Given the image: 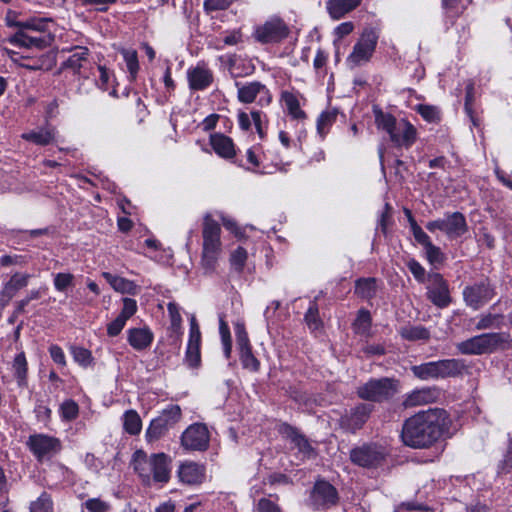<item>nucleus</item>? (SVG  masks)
I'll return each mask as SVG.
<instances>
[{
	"instance_id": "obj_1",
	"label": "nucleus",
	"mask_w": 512,
	"mask_h": 512,
	"mask_svg": "<svg viewBox=\"0 0 512 512\" xmlns=\"http://www.w3.org/2000/svg\"><path fill=\"white\" fill-rule=\"evenodd\" d=\"M447 425V413L433 408L420 411L405 420L401 439L406 446L415 449L428 448L442 435Z\"/></svg>"
},
{
	"instance_id": "obj_2",
	"label": "nucleus",
	"mask_w": 512,
	"mask_h": 512,
	"mask_svg": "<svg viewBox=\"0 0 512 512\" xmlns=\"http://www.w3.org/2000/svg\"><path fill=\"white\" fill-rule=\"evenodd\" d=\"M375 124L385 131L394 147L409 149L417 139V129L408 120L396 119L392 114L374 108Z\"/></svg>"
},
{
	"instance_id": "obj_3",
	"label": "nucleus",
	"mask_w": 512,
	"mask_h": 512,
	"mask_svg": "<svg viewBox=\"0 0 512 512\" xmlns=\"http://www.w3.org/2000/svg\"><path fill=\"white\" fill-rule=\"evenodd\" d=\"M221 227L210 214H206L202 224V258L201 263L206 272L215 269L222 250Z\"/></svg>"
},
{
	"instance_id": "obj_4",
	"label": "nucleus",
	"mask_w": 512,
	"mask_h": 512,
	"mask_svg": "<svg viewBox=\"0 0 512 512\" xmlns=\"http://www.w3.org/2000/svg\"><path fill=\"white\" fill-rule=\"evenodd\" d=\"M465 369L463 360L460 359H443L413 365L411 372L420 380H431L438 378L456 377L462 374Z\"/></svg>"
},
{
	"instance_id": "obj_5",
	"label": "nucleus",
	"mask_w": 512,
	"mask_h": 512,
	"mask_svg": "<svg viewBox=\"0 0 512 512\" xmlns=\"http://www.w3.org/2000/svg\"><path fill=\"white\" fill-rule=\"evenodd\" d=\"M399 390V381L393 378L383 377L370 379L368 382L357 388L359 398L371 401L382 402L391 399Z\"/></svg>"
},
{
	"instance_id": "obj_6",
	"label": "nucleus",
	"mask_w": 512,
	"mask_h": 512,
	"mask_svg": "<svg viewBox=\"0 0 512 512\" xmlns=\"http://www.w3.org/2000/svg\"><path fill=\"white\" fill-rule=\"evenodd\" d=\"M26 445L40 463L50 461L62 450V442L59 438L44 433L30 435Z\"/></svg>"
},
{
	"instance_id": "obj_7",
	"label": "nucleus",
	"mask_w": 512,
	"mask_h": 512,
	"mask_svg": "<svg viewBox=\"0 0 512 512\" xmlns=\"http://www.w3.org/2000/svg\"><path fill=\"white\" fill-rule=\"evenodd\" d=\"M378 38L379 35L375 29H365L348 55L347 65L355 68L369 62L375 52Z\"/></svg>"
},
{
	"instance_id": "obj_8",
	"label": "nucleus",
	"mask_w": 512,
	"mask_h": 512,
	"mask_svg": "<svg viewBox=\"0 0 512 512\" xmlns=\"http://www.w3.org/2000/svg\"><path fill=\"white\" fill-rule=\"evenodd\" d=\"M462 295L466 306L476 311L488 304L495 297L496 291L495 286L486 278L467 285Z\"/></svg>"
},
{
	"instance_id": "obj_9",
	"label": "nucleus",
	"mask_w": 512,
	"mask_h": 512,
	"mask_svg": "<svg viewBox=\"0 0 512 512\" xmlns=\"http://www.w3.org/2000/svg\"><path fill=\"white\" fill-rule=\"evenodd\" d=\"M426 229L430 232L440 230L444 232L449 239H456L463 236L468 231V226L464 215L460 212L446 213L444 218L429 221Z\"/></svg>"
},
{
	"instance_id": "obj_10",
	"label": "nucleus",
	"mask_w": 512,
	"mask_h": 512,
	"mask_svg": "<svg viewBox=\"0 0 512 512\" xmlns=\"http://www.w3.org/2000/svg\"><path fill=\"white\" fill-rule=\"evenodd\" d=\"M181 419V408L178 405H170L161 414L153 419L146 431L149 442L156 441L164 436Z\"/></svg>"
},
{
	"instance_id": "obj_11",
	"label": "nucleus",
	"mask_w": 512,
	"mask_h": 512,
	"mask_svg": "<svg viewBox=\"0 0 512 512\" xmlns=\"http://www.w3.org/2000/svg\"><path fill=\"white\" fill-rule=\"evenodd\" d=\"M290 29L280 18L273 17L256 27L255 39L262 44L280 43L288 37Z\"/></svg>"
},
{
	"instance_id": "obj_12",
	"label": "nucleus",
	"mask_w": 512,
	"mask_h": 512,
	"mask_svg": "<svg viewBox=\"0 0 512 512\" xmlns=\"http://www.w3.org/2000/svg\"><path fill=\"white\" fill-rule=\"evenodd\" d=\"M237 98L241 103L249 104L258 100L260 106H267L272 101L269 89L259 81L235 82Z\"/></svg>"
},
{
	"instance_id": "obj_13",
	"label": "nucleus",
	"mask_w": 512,
	"mask_h": 512,
	"mask_svg": "<svg viewBox=\"0 0 512 512\" xmlns=\"http://www.w3.org/2000/svg\"><path fill=\"white\" fill-rule=\"evenodd\" d=\"M338 500V493L329 482L317 481L310 493L308 505L314 510H324L334 506Z\"/></svg>"
},
{
	"instance_id": "obj_14",
	"label": "nucleus",
	"mask_w": 512,
	"mask_h": 512,
	"mask_svg": "<svg viewBox=\"0 0 512 512\" xmlns=\"http://www.w3.org/2000/svg\"><path fill=\"white\" fill-rule=\"evenodd\" d=\"M236 344L239 351V357L244 369L251 372H258L260 362L254 356L248 334L243 323L235 325Z\"/></svg>"
},
{
	"instance_id": "obj_15",
	"label": "nucleus",
	"mask_w": 512,
	"mask_h": 512,
	"mask_svg": "<svg viewBox=\"0 0 512 512\" xmlns=\"http://www.w3.org/2000/svg\"><path fill=\"white\" fill-rule=\"evenodd\" d=\"M351 461L364 468H374L384 461L385 450L377 445H363L350 452Z\"/></svg>"
},
{
	"instance_id": "obj_16",
	"label": "nucleus",
	"mask_w": 512,
	"mask_h": 512,
	"mask_svg": "<svg viewBox=\"0 0 512 512\" xmlns=\"http://www.w3.org/2000/svg\"><path fill=\"white\" fill-rule=\"evenodd\" d=\"M210 435L204 424L190 425L181 436V444L186 450L205 451L209 446Z\"/></svg>"
},
{
	"instance_id": "obj_17",
	"label": "nucleus",
	"mask_w": 512,
	"mask_h": 512,
	"mask_svg": "<svg viewBox=\"0 0 512 512\" xmlns=\"http://www.w3.org/2000/svg\"><path fill=\"white\" fill-rule=\"evenodd\" d=\"M54 41L52 33L37 34L27 33L23 31H16L13 35L8 38V42L16 47L27 48V49H45Z\"/></svg>"
},
{
	"instance_id": "obj_18",
	"label": "nucleus",
	"mask_w": 512,
	"mask_h": 512,
	"mask_svg": "<svg viewBox=\"0 0 512 512\" xmlns=\"http://www.w3.org/2000/svg\"><path fill=\"white\" fill-rule=\"evenodd\" d=\"M372 408L370 404L359 403L350 410H347L340 418L341 428L351 433L361 429L368 420Z\"/></svg>"
},
{
	"instance_id": "obj_19",
	"label": "nucleus",
	"mask_w": 512,
	"mask_h": 512,
	"mask_svg": "<svg viewBox=\"0 0 512 512\" xmlns=\"http://www.w3.org/2000/svg\"><path fill=\"white\" fill-rule=\"evenodd\" d=\"M88 55L89 50L86 47H77L75 52L62 63V69L70 70L79 77L88 78L92 68Z\"/></svg>"
},
{
	"instance_id": "obj_20",
	"label": "nucleus",
	"mask_w": 512,
	"mask_h": 512,
	"mask_svg": "<svg viewBox=\"0 0 512 512\" xmlns=\"http://www.w3.org/2000/svg\"><path fill=\"white\" fill-rule=\"evenodd\" d=\"M432 287L428 289V299L437 307L445 308L451 303L449 287L446 280L439 273L430 276Z\"/></svg>"
},
{
	"instance_id": "obj_21",
	"label": "nucleus",
	"mask_w": 512,
	"mask_h": 512,
	"mask_svg": "<svg viewBox=\"0 0 512 512\" xmlns=\"http://www.w3.org/2000/svg\"><path fill=\"white\" fill-rule=\"evenodd\" d=\"M179 480L187 485H199L206 477V469L202 464L193 461L182 463L177 471Z\"/></svg>"
},
{
	"instance_id": "obj_22",
	"label": "nucleus",
	"mask_w": 512,
	"mask_h": 512,
	"mask_svg": "<svg viewBox=\"0 0 512 512\" xmlns=\"http://www.w3.org/2000/svg\"><path fill=\"white\" fill-rule=\"evenodd\" d=\"M279 432L283 437L290 440L304 456L311 457L315 454L314 448L308 439L297 428L288 423H283L279 427Z\"/></svg>"
},
{
	"instance_id": "obj_23",
	"label": "nucleus",
	"mask_w": 512,
	"mask_h": 512,
	"mask_svg": "<svg viewBox=\"0 0 512 512\" xmlns=\"http://www.w3.org/2000/svg\"><path fill=\"white\" fill-rule=\"evenodd\" d=\"M439 397V390L435 387H424L415 389L406 395L403 406L411 408L435 402Z\"/></svg>"
},
{
	"instance_id": "obj_24",
	"label": "nucleus",
	"mask_w": 512,
	"mask_h": 512,
	"mask_svg": "<svg viewBox=\"0 0 512 512\" xmlns=\"http://www.w3.org/2000/svg\"><path fill=\"white\" fill-rule=\"evenodd\" d=\"M187 78L191 90L199 91L209 87L213 81V74L210 69L204 65H197L189 68Z\"/></svg>"
},
{
	"instance_id": "obj_25",
	"label": "nucleus",
	"mask_w": 512,
	"mask_h": 512,
	"mask_svg": "<svg viewBox=\"0 0 512 512\" xmlns=\"http://www.w3.org/2000/svg\"><path fill=\"white\" fill-rule=\"evenodd\" d=\"M30 274L15 273L11 276L10 280L5 283L1 293L0 301L3 306L7 305L9 301L15 296L16 292L28 285Z\"/></svg>"
},
{
	"instance_id": "obj_26",
	"label": "nucleus",
	"mask_w": 512,
	"mask_h": 512,
	"mask_svg": "<svg viewBox=\"0 0 512 512\" xmlns=\"http://www.w3.org/2000/svg\"><path fill=\"white\" fill-rule=\"evenodd\" d=\"M53 23L51 18L46 17H30L25 20L15 21L11 24L17 28V31L27 33L45 34L51 33L49 26Z\"/></svg>"
},
{
	"instance_id": "obj_27",
	"label": "nucleus",
	"mask_w": 512,
	"mask_h": 512,
	"mask_svg": "<svg viewBox=\"0 0 512 512\" xmlns=\"http://www.w3.org/2000/svg\"><path fill=\"white\" fill-rule=\"evenodd\" d=\"M153 340L154 334L149 327L131 328L127 331V341L135 350L147 349Z\"/></svg>"
},
{
	"instance_id": "obj_28",
	"label": "nucleus",
	"mask_w": 512,
	"mask_h": 512,
	"mask_svg": "<svg viewBox=\"0 0 512 512\" xmlns=\"http://www.w3.org/2000/svg\"><path fill=\"white\" fill-rule=\"evenodd\" d=\"M478 336L483 354L493 353L498 349L506 348L510 337V335L505 332L484 333Z\"/></svg>"
},
{
	"instance_id": "obj_29",
	"label": "nucleus",
	"mask_w": 512,
	"mask_h": 512,
	"mask_svg": "<svg viewBox=\"0 0 512 512\" xmlns=\"http://www.w3.org/2000/svg\"><path fill=\"white\" fill-rule=\"evenodd\" d=\"M210 144L215 153L224 159H232L236 155V150L232 139L222 133L210 135Z\"/></svg>"
},
{
	"instance_id": "obj_30",
	"label": "nucleus",
	"mask_w": 512,
	"mask_h": 512,
	"mask_svg": "<svg viewBox=\"0 0 512 512\" xmlns=\"http://www.w3.org/2000/svg\"><path fill=\"white\" fill-rule=\"evenodd\" d=\"M362 0H327L326 10L333 20H340L356 9Z\"/></svg>"
},
{
	"instance_id": "obj_31",
	"label": "nucleus",
	"mask_w": 512,
	"mask_h": 512,
	"mask_svg": "<svg viewBox=\"0 0 512 512\" xmlns=\"http://www.w3.org/2000/svg\"><path fill=\"white\" fill-rule=\"evenodd\" d=\"M55 129L53 127H41L36 130L23 133L22 139L32 142L39 146H46L51 144L55 139Z\"/></svg>"
},
{
	"instance_id": "obj_32",
	"label": "nucleus",
	"mask_w": 512,
	"mask_h": 512,
	"mask_svg": "<svg viewBox=\"0 0 512 512\" xmlns=\"http://www.w3.org/2000/svg\"><path fill=\"white\" fill-rule=\"evenodd\" d=\"M132 464L135 472L139 475L142 481L149 485V467L151 465V455L148 456L144 451L137 450L133 454Z\"/></svg>"
},
{
	"instance_id": "obj_33",
	"label": "nucleus",
	"mask_w": 512,
	"mask_h": 512,
	"mask_svg": "<svg viewBox=\"0 0 512 512\" xmlns=\"http://www.w3.org/2000/svg\"><path fill=\"white\" fill-rule=\"evenodd\" d=\"M102 275L115 291L123 294H136L137 286L133 281L113 275L109 272H104Z\"/></svg>"
},
{
	"instance_id": "obj_34",
	"label": "nucleus",
	"mask_w": 512,
	"mask_h": 512,
	"mask_svg": "<svg viewBox=\"0 0 512 512\" xmlns=\"http://www.w3.org/2000/svg\"><path fill=\"white\" fill-rule=\"evenodd\" d=\"M399 335L407 341L428 340L430 331L422 325L407 324L399 328Z\"/></svg>"
},
{
	"instance_id": "obj_35",
	"label": "nucleus",
	"mask_w": 512,
	"mask_h": 512,
	"mask_svg": "<svg viewBox=\"0 0 512 512\" xmlns=\"http://www.w3.org/2000/svg\"><path fill=\"white\" fill-rule=\"evenodd\" d=\"M13 374L20 388L27 387L28 363L24 352L18 353L12 364Z\"/></svg>"
},
{
	"instance_id": "obj_36",
	"label": "nucleus",
	"mask_w": 512,
	"mask_h": 512,
	"mask_svg": "<svg viewBox=\"0 0 512 512\" xmlns=\"http://www.w3.org/2000/svg\"><path fill=\"white\" fill-rule=\"evenodd\" d=\"M171 459L165 453H156V463H154L155 474L154 481L159 483H167L170 479Z\"/></svg>"
},
{
	"instance_id": "obj_37",
	"label": "nucleus",
	"mask_w": 512,
	"mask_h": 512,
	"mask_svg": "<svg viewBox=\"0 0 512 512\" xmlns=\"http://www.w3.org/2000/svg\"><path fill=\"white\" fill-rule=\"evenodd\" d=\"M281 99L284 102L288 114L295 120L306 119V113L301 109L297 96L288 91L282 92Z\"/></svg>"
},
{
	"instance_id": "obj_38",
	"label": "nucleus",
	"mask_w": 512,
	"mask_h": 512,
	"mask_svg": "<svg viewBox=\"0 0 512 512\" xmlns=\"http://www.w3.org/2000/svg\"><path fill=\"white\" fill-rule=\"evenodd\" d=\"M377 293L375 278H360L355 283V294L363 299H372Z\"/></svg>"
},
{
	"instance_id": "obj_39",
	"label": "nucleus",
	"mask_w": 512,
	"mask_h": 512,
	"mask_svg": "<svg viewBox=\"0 0 512 512\" xmlns=\"http://www.w3.org/2000/svg\"><path fill=\"white\" fill-rule=\"evenodd\" d=\"M372 319L370 312L366 309H360L357 318L353 323V329L356 334L368 336L371 329Z\"/></svg>"
},
{
	"instance_id": "obj_40",
	"label": "nucleus",
	"mask_w": 512,
	"mask_h": 512,
	"mask_svg": "<svg viewBox=\"0 0 512 512\" xmlns=\"http://www.w3.org/2000/svg\"><path fill=\"white\" fill-rule=\"evenodd\" d=\"M336 118L337 111L335 109L323 111L319 115L317 119V132L322 139L325 138V136L329 132L330 127L336 121Z\"/></svg>"
},
{
	"instance_id": "obj_41",
	"label": "nucleus",
	"mask_w": 512,
	"mask_h": 512,
	"mask_svg": "<svg viewBox=\"0 0 512 512\" xmlns=\"http://www.w3.org/2000/svg\"><path fill=\"white\" fill-rule=\"evenodd\" d=\"M123 427L130 435H137L142 428V421L139 414L135 410H128L123 415Z\"/></svg>"
},
{
	"instance_id": "obj_42",
	"label": "nucleus",
	"mask_w": 512,
	"mask_h": 512,
	"mask_svg": "<svg viewBox=\"0 0 512 512\" xmlns=\"http://www.w3.org/2000/svg\"><path fill=\"white\" fill-rule=\"evenodd\" d=\"M201 340H188L185 361L191 368H197L201 363Z\"/></svg>"
},
{
	"instance_id": "obj_43",
	"label": "nucleus",
	"mask_w": 512,
	"mask_h": 512,
	"mask_svg": "<svg viewBox=\"0 0 512 512\" xmlns=\"http://www.w3.org/2000/svg\"><path fill=\"white\" fill-rule=\"evenodd\" d=\"M467 0H442V7L447 18L454 20L467 7Z\"/></svg>"
},
{
	"instance_id": "obj_44",
	"label": "nucleus",
	"mask_w": 512,
	"mask_h": 512,
	"mask_svg": "<svg viewBox=\"0 0 512 512\" xmlns=\"http://www.w3.org/2000/svg\"><path fill=\"white\" fill-rule=\"evenodd\" d=\"M458 351L464 355H482L483 349L481 348L479 336L471 337L465 341L459 342L456 345Z\"/></svg>"
},
{
	"instance_id": "obj_45",
	"label": "nucleus",
	"mask_w": 512,
	"mask_h": 512,
	"mask_svg": "<svg viewBox=\"0 0 512 512\" xmlns=\"http://www.w3.org/2000/svg\"><path fill=\"white\" fill-rule=\"evenodd\" d=\"M502 318L501 314H492L487 313L480 316L478 322L475 325L477 330H486L496 328L499 329L502 326Z\"/></svg>"
},
{
	"instance_id": "obj_46",
	"label": "nucleus",
	"mask_w": 512,
	"mask_h": 512,
	"mask_svg": "<svg viewBox=\"0 0 512 512\" xmlns=\"http://www.w3.org/2000/svg\"><path fill=\"white\" fill-rule=\"evenodd\" d=\"M60 417L65 422H71L75 420L79 415V406L72 400H65L59 407Z\"/></svg>"
},
{
	"instance_id": "obj_47",
	"label": "nucleus",
	"mask_w": 512,
	"mask_h": 512,
	"mask_svg": "<svg viewBox=\"0 0 512 512\" xmlns=\"http://www.w3.org/2000/svg\"><path fill=\"white\" fill-rule=\"evenodd\" d=\"M219 333L223 344L224 356L226 359H229L232 352V340L229 326L223 317H220L219 319Z\"/></svg>"
},
{
	"instance_id": "obj_48",
	"label": "nucleus",
	"mask_w": 512,
	"mask_h": 512,
	"mask_svg": "<svg viewBox=\"0 0 512 512\" xmlns=\"http://www.w3.org/2000/svg\"><path fill=\"white\" fill-rule=\"evenodd\" d=\"M122 55L126 63L127 70L132 80L137 76L139 70V62L137 52L133 49L122 50Z\"/></svg>"
},
{
	"instance_id": "obj_49",
	"label": "nucleus",
	"mask_w": 512,
	"mask_h": 512,
	"mask_svg": "<svg viewBox=\"0 0 512 512\" xmlns=\"http://www.w3.org/2000/svg\"><path fill=\"white\" fill-rule=\"evenodd\" d=\"M30 512H53V501L47 492H43L37 500L31 502Z\"/></svg>"
},
{
	"instance_id": "obj_50",
	"label": "nucleus",
	"mask_w": 512,
	"mask_h": 512,
	"mask_svg": "<svg viewBox=\"0 0 512 512\" xmlns=\"http://www.w3.org/2000/svg\"><path fill=\"white\" fill-rule=\"evenodd\" d=\"M250 115L260 139H264L267 134L266 114L260 110H252Z\"/></svg>"
},
{
	"instance_id": "obj_51",
	"label": "nucleus",
	"mask_w": 512,
	"mask_h": 512,
	"mask_svg": "<svg viewBox=\"0 0 512 512\" xmlns=\"http://www.w3.org/2000/svg\"><path fill=\"white\" fill-rule=\"evenodd\" d=\"M167 310L170 317V329L172 332L179 334L181 330L182 317L179 307L176 303L170 302L167 305Z\"/></svg>"
},
{
	"instance_id": "obj_52",
	"label": "nucleus",
	"mask_w": 512,
	"mask_h": 512,
	"mask_svg": "<svg viewBox=\"0 0 512 512\" xmlns=\"http://www.w3.org/2000/svg\"><path fill=\"white\" fill-rule=\"evenodd\" d=\"M71 354L73 356L74 361L83 367L89 366L93 360L91 352L83 347L72 346Z\"/></svg>"
},
{
	"instance_id": "obj_53",
	"label": "nucleus",
	"mask_w": 512,
	"mask_h": 512,
	"mask_svg": "<svg viewBox=\"0 0 512 512\" xmlns=\"http://www.w3.org/2000/svg\"><path fill=\"white\" fill-rule=\"evenodd\" d=\"M74 275L71 273H57L54 275L53 284L57 291L65 292L73 286Z\"/></svg>"
},
{
	"instance_id": "obj_54",
	"label": "nucleus",
	"mask_w": 512,
	"mask_h": 512,
	"mask_svg": "<svg viewBox=\"0 0 512 512\" xmlns=\"http://www.w3.org/2000/svg\"><path fill=\"white\" fill-rule=\"evenodd\" d=\"M247 260V251L243 247L235 249L230 256L231 266L237 271L242 272Z\"/></svg>"
},
{
	"instance_id": "obj_55",
	"label": "nucleus",
	"mask_w": 512,
	"mask_h": 512,
	"mask_svg": "<svg viewBox=\"0 0 512 512\" xmlns=\"http://www.w3.org/2000/svg\"><path fill=\"white\" fill-rule=\"evenodd\" d=\"M417 112L428 122L440 120L439 110L435 106L420 104L417 106Z\"/></svg>"
},
{
	"instance_id": "obj_56",
	"label": "nucleus",
	"mask_w": 512,
	"mask_h": 512,
	"mask_svg": "<svg viewBox=\"0 0 512 512\" xmlns=\"http://www.w3.org/2000/svg\"><path fill=\"white\" fill-rule=\"evenodd\" d=\"M233 0H205L203 8L206 13L226 10L230 7Z\"/></svg>"
},
{
	"instance_id": "obj_57",
	"label": "nucleus",
	"mask_w": 512,
	"mask_h": 512,
	"mask_svg": "<svg viewBox=\"0 0 512 512\" xmlns=\"http://www.w3.org/2000/svg\"><path fill=\"white\" fill-rule=\"evenodd\" d=\"M512 469V442L510 441L503 459L498 463V475L507 474Z\"/></svg>"
},
{
	"instance_id": "obj_58",
	"label": "nucleus",
	"mask_w": 512,
	"mask_h": 512,
	"mask_svg": "<svg viewBox=\"0 0 512 512\" xmlns=\"http://www.w3.org/2000/svg\"><path fill=\"white\" fill-rule=\"evenodd\" d=\"M466 95H465V104H464V109L466 111V113L469 115V117L471 118L472 122L474 125H476V122L473 118V109H472V104L474 102V99H475V96H474V83L469 81L466 85Z\"/></svg>"
},
{
	"instance_id": "obj_59",
	"label": "nucleus",
	"mask_w": 512,
	"mask_h": 512,
	"mask_svg": "<svg viewBox=\"0 0 512 512\" xmlns=\"http://www.w3.org/2000/svg\"><path fill=\"white\" fill-rule=\"evenodd\" d=\"M137 311V302L132 298H123V308L120 316L125 320L131 318Z\"/></svg>"
},
{
	"instance_id": "obj_60",
	"label": "nucleus",
	"mask_w": 512,
	"mask_h": 512,
	"mask_svg": "<svg viewBox=\"0 0 512 512\" xmlns=\"http://www.w3.org/2000/svg\"><path fill=\"white\" fill-rule=\"evenodd\" d=\"M255 512H282L281 508L268 498H261L255 506Z\"/></svg>"
},
{
	"instance_id": "obj_61",
	"label": "nucleus",
	"mask_w": 512,
	"mask_h": 512,
	"mask_svg": "<svg viewBox=\"0 0 512 512\" xmlns=\"http://www.w3.org/2000/svg\"><path fill=\"white\" fill-rule=\"evenodd\" d=\"M126 322L127 320L118 315L112 322L107 325V334L111 337L119 335Z\"/></svg>"
},
{
	"instance_id": "obj_62",
	"label": "nucleus",
	"mask_w": 512,
	"mask_h": 512,
	"mask_svg": "<svg viewBox=\"0 0 512 512\" xmlns=\"http://www.w3.org/2000/svg\"><path fill=\"white\" fill-rule=\"evenodd\" d=\"M411 232L415 240L421 246H423L424 249L427 248L428 245L432 244L430 237L427 235V233L423 231V229L418 224L413 225V230H411Z\"/></svg>"
},
{
	"instance_id": "obj_63",
	"label": "nucleus",
	"mask_w": 512,
	"mask_h": 512,
	"mask_svg": "<svg viewBox=\"0 0 512 512\" xmlns=\"http://www.w3.org/2000/svg\"><path fill=\"white\" fill-rule=\"evenodd\" d=\"M34 412L41 422H48L52 414L51 409L40 400L37 401Z\"/></svg>"
},
{
	"instance_id": "obj_64",
	"label": "nucleus",
	"mask_w": 512,
	"mask_h": 512,
	"mask_svg": "<svg viewBox=\"0 0 512 512\" xmlns=\"http://www.w3.org/2000/svg\"><path fill=\"white\" fill-rule=\"evenodd\" d=\"M85 506L90 512H107L109 505L99 499H89L86 501Z\"/></svg>"
}]
</instances>
